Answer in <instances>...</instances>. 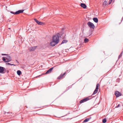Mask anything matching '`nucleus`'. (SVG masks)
<instances>
[{
	"instance_id": "13",
	"label": "nucleus",
	"mask_w": 123,
	"mask_h": 123,
	"mask_svg": "<svg viewBox=\"0 0 123 123\" xmlns=\"http://www.w3.org/2000/svg\"><path fill=\"white\" fill-rule=\"evenodd\" d=\"M66 74V72H65L63 74H61L57 78V79H60L62 78Z\"/></svg>"
},
{
	"instance_id": "21",
	"label": "nucleus",
	"mask_w": 123,
	"mask_h": 123,
	"mask_svg": "<svg viewBox=\"0 0 123 123\" xmlns=\"http://www.w3.org/2000/svg\"><path fill=\"white\" fill-rule=\"evenodd\" d=\"M106 122V120L105 118H104L103 119L102 122L104 123H105Z\"/></svg>"
},
{
	"instance_id": "26",
	"label": "nucleus",
	"mask_w": 123,
	"mask_h": 123,
	"mask_svg": "<svg viewBox=\"0 0 123 123\" xmlns=\"http://www.w3.org/2000/svg\"><path fill=\"white\" fill-rule=\"evenodd\" d=\"M111 1H110L109 2V4H111Z\"/></svg>"
},
{
	"instance_id": "27",
	"label": "nucleus",
	"mask_w": 123,
	"mask_h": 123,
	"mask_svg": "<svg viewBox=\"0 0 123 123\" xmlns=\"http://www.w3.org/2000/svg\"><path fill=\"white\" fill-rule=\"evenodd\" d=\"M16 62H17V63H19L16 60Z\"/></svg>"
},
{
	"instance_id": "23",
	"label": "nucleus",
	"mask_w": 123,
	"mask_h": 123,
	"mask_svg": "<svg viewBox=\"0 0 123 123\" xmlns=\"http://www.w3.org/2000/svg\"><path fill=\"white\" fill-rule=\"evenodd\" d=\"M123 54V52H122V53L120 54V55H119L118 57V59H119L120 57H121V56H122Z\"/></svg>"
},
{
	"instance_id": "12",
	"label": "nucleus",
	"mask_w": 123,
	"mask_h": 123,
	"mask_svg": "<svg viewBox=\"0 0 123 123\" xmlns=\"http://www.w3.org/2000/svg\"><path fill=\"white\" fill-rule=\"evenodd\" d=\"M53 67H52L49 69L48 70L45 74H47L50 73H51V71L53 69Z\"/></svg>"
},
{
	"instance_id": "16",
	"label": "nucleus",
	"mask_w": 123,
	"mask_h": 123,
	"mask_svg": "<svg viewBox=\"0 0 123 123\" xmlns=\"http://www.w3.org/2000/svg\"><path fill=\"white\" fill-rule=\"evenodd\" d=\"M93 21L96 23H97L98 22V19L97 18H93Z\"/></svg>"
},
{
	"instance_id": "25",
	"label": "nucleus",
	"mask_w": 123,
	"mask_h": 123,
	"mask_svg": "<svg viewBox=\"0 0 123 123\" xmlns=\"http://www.w3.org/2000/svg\"><path fill=\"white\" fill-rule=\"evenodd\" d=\"M10 12L11 13H12V14H15V13L11 11V12Z\"/></svg>"
},
{
	"instance_id": "11",
	"label": "nucleus",
	"mask_w": 123,
	"mask_h": 123,
	"mask_svg": "<svg viewBox=\"0 0 123 123\" xmlns=\"http://www.w3.org/2000/svg\"><path fill=\"white\" fill-rule=\"evenodd\" d=\"M37 46L34 47H31L29 49V50L30 51H34L36 48Z\"/></svg>"
},
{
	"instance_id": "7",
	"label": "nucleus",
	"mask_w": 123,
	"mask_h": 123,
	"mask_svg": "<svg viewBox=\"0 0 123 123\" xmlns=\"http://www.w3.org/2000/svg\"><path fill=\"white\" fill-rule=\"evenodd\" d=\"M115 94L117 97H119L121 95V93L118 91H116L115 92Z\"/></svg>"
},
{
	"instance_id": "20",
	"label": "nucleus",
	"mask_w": 123,
	"mask_h": 123,
	"mask_svg": "<svg viewBox=\"0 0 123 123\" xmlns=\"http://www.w3.org/2000/svg\"><path fill=\"white\" fill-rule=\"evenodd\" d=\"M89 119H90L89 118H86L84 120V122H87L89 120Z\"/></svg>"
},
{
	"instance_id": "28",
	"label": "nucleus",
	"mask_w": 123,
	"mask_h": 123,
	"mask_svg": "<svg viewBox=\"0 0 123 123\" xmlns=\"http://www.w3.org/2000/svg\"><path fill=\"white\" fill-rule=\"evenodd\" d=\"M112 0H110V1H111V2H112Z\"/></svg>"
},
{
	"instance_id": "22",
	"label": "nucleus",
	"mask_w": 123,
	"mask_h": 123,
	"mask_svg": "<svg viewBox=\"0 0 123 123\" xmlns=\"http://www.w3.org/2000/svg\"><path fill=\"white\" fill-rule=\"evenodd\" d=\"M6 65H11V66L13 65V66H15V65H14V64H10V63H6Z\"/></svg>"
},
{
	"instance_id": "5",
	"label": "nucleus",
	"mask_w": 123,
	"mask_h": 123,
	"mask_svg": "<svg viewBox=\"0 0 123 123\" xmlns=\"http://www.w3.org/2000/svg\"><path fill=\"white\" fill-rule=\"evenodd\" d=\"M57 42H55L52 40L50 43V46H54L57 44Z\"/></svg>"
},
{
	"instance_id": "8",
	"label": "nucleus",
	"mask_w": 123,
	"mask_h": 123,
	"mask_svg": "<svg viewBox=\"0 0 123 123\" xmlns=\"http://www.w3.org/2000/svg\"><path fill=\"white\" fill-rule=\"evenodd\" d=\"M34 20L39 25H41L43 24V23L42 22L39 21L36 19H34Z\"/></svg>"
},
{
	"instance_id": "14",
	"label": "nucleus",
	"mask_w": 123,
	"mask_h": 123,
	"mask_svg": "<svg viewBox=\"0 0 123 123\" xmlns=\"http://www.w3.org/2000/svg\"><path fill=\"white\" fill-rule=\"evenodd\" d=\"M80 6L82 7L83 8H86V6L84 4L82 3L81 4Z\"/></svg>"
},
{
	"instance_id": "10",
	"label": "nucleus",
	"mask_w": 123,
	"mask_h": 123,
	"mask_svg": "<svg viewBox=\"0 0 123 123\" xmlns=\"http://www.w3.org/2000/svg\"><path fill=\"white\" fill-rule=\"evenodd\" d=\"M24 11V10H19L18 11L16 12H15V14H19L20 13H22Z\"/></svg>"
},
{
	"instance_id": "3",
	"label": "nucleus",
	"mask_w": 123,
	"mask_h": 123,
	"mask_svg": "<svg viewBox=\"0 0 123 123\" xmlns=\"http://www.w3.org/2000/svg\"><path fill=\"white\" fill-rule=\"evenodd\" d=\"M87 25L90 28L94 29L95 28V26L94 24L91 22H88Z\"/></svg>"
},
{
	"instance_id": "9",
	"label": "nucleus",
	"mask_w": 123,
	"mask_h": 123,
	"mask_svg": "<svg viewBox=\"0 0 123 123\" xmlns=\"http://www.w3.org/2000/svg\"><path fill=\"white\" fill-rule=\"evenodd\" d=\"M5 68L2 67H0V73H4L3 72V71L5 70Z\"/></svg>"
},
{
	"instance_id": "2",
	"label": "nucleus",
	"mask_w": 123,
	"mask_h": 123,
	"mask_svg": "<svg viewBox=\"0 0 123 123\" xmlns=\"http://www.w3.org/2000/svg\"><path fill=\"white\" fill-rule=\"evenodd\" d=\"M60 34L59 33L57 34L56 35L54 36L53 37L52 40L53 41L57 42L58 43L59 42Z\"/></svg>"
},
{
	"instance_id": "1",
	"label": "nucleus",
	"mask_w": 123,
	"mask_h": 123,
	"mask_svg": "<svg viewBox=\"0 0 123 123\" xmlns=\"http://www.w3.org/2000/svg\"><path fill=\"white\" fill-rule=\"evenodd\" d=\"M1 55H6L5 57H3L2 58V60L3 61H4L5 62H8L10 61L11 60V57L8 55L3 54H2Z\"/></svg>"
},
{
	"instance_id": "4",
	"label": "nucleus",
	"mask_w": 123,
	"mask_h": 123,
	"mask_svg": "<svg viewBox=\"0 0 123 123\" xmlns=\"http://www.w3.org/2000/svg\"><path fill=\"white\" fill-rule=\"evenodd\" d=\"M99 85L98 84H97L96 85V88L94 91L93 94H96L98 92V87L99 86Z\"/></svg>"
},
{
	"instance_id": "19",
	"label": "nucleus",
	"mask_w": 123,
	"mask_h": 123,
	"mask_svg": "<svg viewBox=\"0 0 123 123\" xmlns=\"http://www.w3.org/2000/svg\"><path fill=\"white\" fill-rule=\"evenodd\" d=\"M89 39L86 38L84 39V42L85 43H86L88 42Z\"/></svg>"
},
{
	"instance_id": "24",
	"label": "nucleus",
	"mask_w": 123,
	"mask_h": 123,
	"mask_svg": "<svg viewBox=\"0 0 123 123\" xmlns=\"http://www.w3.org/2000/svg\"><path fill=\"white\" fill-rule=\"evenodd\" d=\"M120 106V105L119 104H118L117 106L115 108H117L119 107Z\"/></svg>"
},
{
	"instance_id": "18",
	"label": "nucleus",
	"mask_w": 123,
	"mask_h": 123,
	"mask_svg": "<svg viewBox=\"0 0 123 123\" xmlns=\"http://www.w3.org/2000/svg\"><path fill=\"white\" fill-rule=\"evenodd\" d=\"M17 73L18 75H21V72L20 70H18L17 71Z\"/></svg>"
},
{
	"instance_id": "15",
	"label": "nucleus",
	"mask_w": 123,
	"mask_h": 123,
	"mask_svg": "<svg viewBox=\"0 0 123 123\" xmlns=\"http://www.w3.org/2000/svg\"><path fill=\"white\" fill-rule=\"evenodd\" d=\"M107 4V2L106 0H105L103 3V6L105 7Z\"/></svg>"
},
{
	"instance_id": "17",
	"label": "nucleus",
	"mask_w": 123,
	"mask_h": 123,
	"mask_svg": "<svg viewBox=\"0 0 123 123\" xmlns=\"http://www.w3.org/2000/svg\"><path fill=\"white\" fill-rule=\"evenodd\" d=\"M67 42L68 41L66 40H63L62 41L61 44L66 43H67Z\"/></svg>"
},
{
	"instance_id": "6",
	"label": "nucleus",
	"mask_w": 123,
	"mask_h": 123,
	"mask_svg": "<svg viewBox=\"0 0 123 123\" xmlns=\"http://www.w3.org/2000/svg\"><path fill=\"white\" fill-rule=\"evenodd\" d=\"M89 99V98H86L84 99H82L81 100L80 102V103H82L84 102H85Z\"/></svg>"
}]
</instances>
